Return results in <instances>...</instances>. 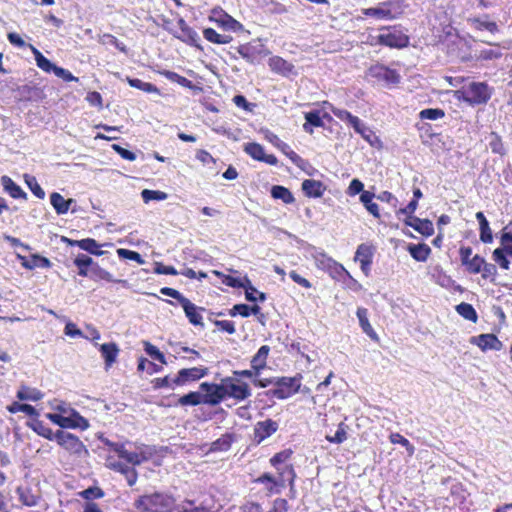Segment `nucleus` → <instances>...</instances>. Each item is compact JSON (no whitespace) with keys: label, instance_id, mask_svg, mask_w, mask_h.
Listing matches in <instances>:
<instances>
[{"label":"nucleus","instance_id":"nucleus-1","mask_svg":"<svg viewBox=\"0 0 512 512\" xmlns=\"http://www.w3.org/2000/svg\"><path fill=\"white\" fill-rule=\"evenodd\" d=\"M175 504L172 495L154 492L138 497L134 502L137 512H171Z\"/></svg>","mask_w":512,"mask_h":512},{"label":"nucleus","instance_id":"nucleus-2","mask_svg":"<svg viewBox=\"0 0 512 512\" xmlns=\"http://www.w3.org/2000/svg\"><path fill=\"white\" fill-rule=\"evenodd\" d=\"M302 378L303 376L300 373H297L293 377H275L274 387L265 391L264 395L279 400L287 399L300 392Z\"/></svg>","mask_w":512,"mask_h":512},{"label":"nucleus","instance_id":"nucleus-3","mask_svg":"<svg viewBox=\"0 0 512 512\" xmlns=\"http://www.w3.org/2000/svg\"><path fill=\"white\" fill-rule=\"evenodd\" d=\"M56 442L57 444L67 451L70 455L77 458H86L89 456V451L84 443L79 439L78 436L66 432L64 430L56 431Z\"/></svg>","mask_w":512,"mask_h":512},{"label":"nucleus","instance_id":"nucleus-4","mask_svg":"<svg viewBox=\"0 0 512 512\" xmlns=\"http://www.w3.org/2000/svg\"><path fill=\"white\" fill-rule=\"evenodd\" d=\"M382 36V46L392 49L406 48L410 43L409 36L400 25L382 26L379 28Z\"/></svg>","mask_w":512,"mask_h":512},{"label":"nucleus","instance_id":"nucleus-5","mask_svg":"<svg viewBox=\"0 0 512 512\" xmlns=\"http://www.w3.org/2000/svg\"><path fill=\"white\" fill-rule=\"evenodd\" d=\"M235 275L226 274V286L232 288H242L245 291V297L249 302H264L267 298L265 293H259V297L254 296V292H257V289L252 285L250 279L247 275H242L241 273L235 271Z\"/></svg>","mask_w":512,"mask_h":512},{"label":"nucleus","instance_id":"nucleus-6","mask_svg":"<svg viewBox=\"0 0 512 512\" xmlns=\"http://www.w3.org/2000/svg\"><path fill=\"white\" fill-rule=\"evenodd\" d=\"M68 416L57 413H48L47 418L54 424L65 429H80L82 431L89 428V422L86 418L80 415L75 409H70Z\"/></svg>","mask_w":512,"mask_h":512},{"label":"nucleus","instance_id":"nucleus-7","mask_svg":"<svg viewBox=\"0 0 512 512\" xmlns=\"http://www.w3.org/2000/svg\"><path fill=\"white\" fill-rule=\"evenodd\" d=\"M329 108H332V104L329 102H323L320 107L312 108L305 112L304 118L306 122L303 125V128H319L333 124V118L330 115Z\"/></svg>","mask_w":512,"mask_h":512},{"label":"nucleus","instance_id":"nucleus-8","mask_svg":"<svg viewBox=\"0 0 512 512\" xmlns=\"http://www.w3.org/2000/svg\"><path fill=\"white\" fill-rule=\"evenodd\" d=\"M463 94L464 99L471 104H485L491 98V89L485 82H472Z\"/></svg>","mask_w":512,"mask_h":512},{"label":"nucleus","instance_id":"nucleus-9","mask_svg":"<svg viewBox=\"0 0 512 512\" xmlns=\"http://www.w3.org/2000/svg\"><path fill=\"white\" fill-rule=\"evenodd\" d=\"M203 403L211 406L219 404L224 399V380L219 384L203 382L200 384Z\"/></svg>","mask_w":512,"mask_h":512},{"label":"nucleus","instance_id":"nucleus-10","mask_svg":"<svg viewBox=\"0 0 512 512\" xmlns=\"http://www.w3.org/2000/svg\"><path fill=\"white\" fill-rule=\"evenodd\" d=\"M239 54L250 63L259 62L269 54L268 49L260 42L247 43L238 47Z\"/></svg>","mask_w":512,"mask_h":512},{"label":"nucleus","instance_id":"nucleus-11","mask_svg":"<svg viewBox=\"0 0 512 512\" xmlns=\"http://www.w3.org/2000/svg\"><path fill=\"white\" fill-rule=\"evenodd\" d=\"M369 75L387 84H397L400 82L399 73L383 64H376L369 68Z\"/></svg>","mask_w":512,"mask_h":512},{"label":"nucleus","instance_id":"nucleus-12","mask_svg":"<svg viewBox=\"0 0 512 512\" xmlns=\"http://www.w3.org/2000/svg\"><path fill=\"white\" fill-rule=\"evenodd\" d=\"M251 395L248 384L245 382H235L232 378L226 377V400L230 397L244 400Z\"/></svg>","mask_w":512,"mask_h":512},{"label":"nucleus","instance_id":"nucleus-13","mask_svg":"<svg viewBox=\"0 0 512 512\" xmlns=\"http://www.w3.org/2000/svg\"><path fill=\"white\" fill-rule=\"evenodd\" d=\"M208 373L207 368H184L178 371L177 376L173 378L174 385H184L190 381H197Z\"/></svg>","mask_w":512,"mask_h":512},{"label":"nucleus","instance_id":"nucleus-14","mask_svg":"<svg viewBox=\"0 0 512 512\" xmlns=\"http://www.w3.org/2000/svg\"><path fill=\"white\" fill-rule=\"evenodd\" d=\"M137 448L139 449V452H130L124 447L123 450L120 451L118 457L124 459L128 464L133 466H139L151 458L152 452H146L145 450L147 446L141 445Z\"/></svg>","mask_w":512,"mask_h":512},{"label":"nucleus","instance_id":"nucleus-15","mask_svg":"<svg viewBox=\"0 0 512 512\" xmlns=\"http://www.w3.org/2000/svg\"><path fill=\"white\" fill-rule=\"evenodd\" d=\"M268 65L273 72L284 77L296 74L294 65L280 56L269 58Z\"/></svg>","mask_w":512,"mask_h":512},{"label":"nucleus","instance_id":"nucleus-16","mask_svg":"<svg viewBox=\"0 0 512 512\" xmlns=\"http://www.w3.org/2000/svg\"><path fill=\"white\" fill-rule=\"evenodd\" d=\"M404 223L423 236L429 237L434 234L433 223L428 219H420L416 216H410L404 220Z\"/></svg>","mask_w":512,"mask_h":512},{"label":"nucleus","instance_id":"nucleus-17","mask_svg":"<svg viewBox=\"0 0 512 512\" xmlns=\"http://www.w3.org/2000/svg\"><path fill=\"white\" fill-rule=\"evenodd\" d=\"M277 429L278 423L272 419H266L258 422L255 426V438L257 439V442L260 443L270 437L277 431Z\"/></svg>","mask_w":512,"mask_h":512},{"label":"nucleus","instance_id":"nucleus-18","mask_svg":"<svg viewBox=\"0 0 512 512\" xmlns=\"http://www.w3.org/2000/svg\"><path fill=\"white\" fill-rule=\"evenodd\" d=\"M475 344L482 350H501L503 344L494 334H481L475 338Z\"/></svg>","mask_w":512,"mask_h":512},{"label":"nucleus","instance_id":"nucleus-19","mask_svg":"<svg viewBox=\"0 0 512 512\" xmlns=\"http://www.w3.org/2000/svg\"><path fill=\"white\" fill-rule=\"evenodd\" d=\"M3 190L14 199H27V193L9 176L3 175L0 179Z\"/></svg>","mask_w":512,"mask_h":512},{"label":"nucleus","instance_id":"nucleus-20","mask_svg":"<svg viewBox=\"0 0 512 512\" xmlns=\"http://www.w3.org/2000/svg\"><path fill=\"white\" fill-rule=\"evenodd\" d=\"M326 190V186L318 180L306 179L302 182V191L309 198H319Z\"/></svg>","mask_w":512,"mask_h":512},{"label":"nucleus","instance_id":"nucleus-21","mask_svg":"<svg viewBox=\"0 0 512 512\" xmlns=\"http://www.w3.org/2000/svg\"><path fill=\"white\" fill-rule=\"evenodd\" d=\"M381 4L385 8L390 20L399 18L408 7V4L404 0H387L381 2Z\"/></svg>","mask_w":512,"mask_h":512},{"label":"nucleus","instance_id":"nucleus-22","mask_svg":"<svg viewBox=\"0 0 512 512\" xmlns=\"http://www.w3.org/2000/svg\"><path fill=\"white\" fill-rule=\"evenodd\" d=\"M22 262V266L28 270H33L35 268H50L52 266L51 261L39 254H32L29 259L26 257L20 256Z\"/></svg>","mask_w":512,"mask_h":512},{"label":"nucleus","instance_id":"nucleus-23","mask_svg":"<svg viewBox=\"0 0 512 512\" xmlns=\"http://www.w3.org/2000/svg\"><path fill=\"white\" fill-rule=\"evenodd\" d=\"M430 131L424 130V133L420 134L423 144L431 147L434 152L444 149L445 143L442 141L441 133H431Z\"/></svg>","mask_w":512,"mask_h":512},{"label":"nucleus","instance_id":"nucleus-24","mask_svg":"<svg viewBox=\"0 0 512 512\" xmlns=\"http://www.w3.org/2000/svg\"><path fill=\"white\" fill-rule=\"evenodd\" d=\"M99 351L104 358L106 368L111 367L115 363L119 353V348L116 343L109 342L101 344Z\"/></svg>","mask_w":512,"mask_h":512},{"label":"nucleus","instance_id":"nucleus-25","mask_svg":"<svg viewBox=\"0 0 512 512\" xmlns=\"http://www.w3.org/2000/svg\"><path fill=\"white\" fill-rule=\"evenodd\" d=\"M74 202L75 200L72 198L64 199V197L58 192H53L50 195V203L58 215L66 214L70 209L71 204Z\"/></svg>","mask_w":512,"mask_h":512},{"label":"nucleus","instance_id":"nucleus-26","mask_svg":"<svg viewBox=\"0 0 512 512\" xmlns=\"http://www.w3.org/2000/svg\"><path fill=\"white\" fill-rule=\"evenodd\" d=\"M356 315L363 332L367 334L372 340L378 341L379 337L368 319V310L366 308L360 307L357 309Z\"/></svg>","mask_w":512,"mask_h":512},{"label":"nucleus","instance_id":"nucleus-27","mask_svg":"<svg viewBox=\"0 0 512 512\" xmlns=\"http://www.w3.org/2000/svg\"><path fill=\"white\" fill-rule=\"evenodd\" d=\"M18 93L21 99L28 101H37L43 96V90L36 85L31 84L19 86Z\"/></svg>","mask_w":512,"mask_h":512},{"label":"nucleus","instance_id":"nucleus-28","mask_svg":"<svg viewBox=\"0 0 512 512\" xmlns=\"http://www.w3.org/2000/svg\"><path fill=\"white\" fill-rule=\"evenodd\" d=\"M73 263L78 268V275L88 277L90 269H92L95 262L90 256L79 253L74 258Z\"/></svg>","mask_w":512,"mask_h":512},{"label":"nucleus","instance_id":"nucleus-29","mask_svg":"<svg viewBox=\"0 0 512 512\" xmlns=\"http://www.w3.org/2000/svg\"><path fill=\"white\" fill-rule=\"evenodd\" d=\"M180 305L182 306L185 315L191 324L195 326L203 325L202 316L198 312V307L195 304H193L188 298H186Z\"/></svg>","mask_w":512,"mask_h":512},{"label":"nucleus","instance_id":"nucleus-30","mask_svg":"<svg viewBox=\"0 0 512 512\" xmlns=\"http://www.w3.org/2000/svg\"><path fill=\"white\" fill-rule=\"evenodd\" d=\"M330 114L333 113L338 119L344 122L346 125L351 126L352 128H360L361 120L352 115L350 112L344 109L335 108L332 105V108H329Z\"/></svg>","mask_w":512,"mask_h":512},{"label":"nucleus","instance_id":"nucleus-31","mask_svg":"<svg viewBox=\"0 0 512 512\" xmlns=\"http://www.w3.org/2000/svg\"><path fill=\"white\" fill-rule=\"evenodd\" d=\"M407 251L409 252V254L411 255V257L413 259H415L416 261H419V262H425L430 253H431V249L430 247L427 245V244H409L407 246Z\"/></svg>","mask_w":512,"mask_h":512},{"label":"nucleus","instance_id":"nucleus-32","mask_svg":"<svg viewBox=\"0 0 512 512\" xmlns=\"http://www.w3.org/2000/svg\"><path fill=\"white\" fill-rule=\"evenodd\" d=\"M88 277L94 281L105 280L107 282H117L126 284V280H116L111 273L101 268L98 263H94Z\"/></svg>","mask_w":512,"mask_h":512},{"label":"nucleus","instance_id":"nucleus-33","mask_svg":"<svg viewBox=\"0 0 512 512\" xmlns=\"http://www.w3.org/2000/svg\"><path fill=\"white\" fill-rule=\"evenodd\" d=\"M112 244L106 243L104 245H100L95 239L93 238H85L81 239L80 242L77 243V247L80 249L88 252L91 255L101 256L105 252L102 251L100 248L102 246H111Z\"/></svg>","mask_w":512,"mask_h":512},{"label":"nucleus","instance_id":"nucleus-34","mask_svg":"<svg viewBox=\"0 0 512 512\" xmlns=\"http://www.w3.org/2000/svg\"><path fill=\"white\" fill-rule=\"evenodd\" d=\"M476 219L479 223L480 240L486 244L491 243L493 241V235L484 213L481 211L477 212Z\"/></svg>","mask_w":512,"mask_h":512},{"label":"nucleus","instance_id":"nucleus-35","mask_svg":"<svg viewBox=\"0 0 512 512\" xmlns=\"http://www.w3.org/2000/svg\"><path fill=\"white\" fill-rule=\"evenodd\" d=\"M375 194L371 191H364L360 195V202L363 204L365 209L373 215L375 218L380 217L379 206L377 203L373 202L375 198Z\"/></svg>","mask_w":512,"mask_h":512},{"label":"nucleus","instance_id":"nucleus-36","mask_svg":"<svg viewBox=\"0 0 512 512\" xmlns=\"http://www.w3.org/2000/svg\"><path fill=\"white\" fill-rule=\"evenodd\" d=\"M280 147L278 148L283 154H285L293 164H295L298 168L301 170H306V167L309 166V163L307 160L300 157L297 153H295L291 147L283 142L282 144H279Z\"/></svg>","mask_w":512,"mask_h":512},{"label":"nucleus","instance_id":"nucleus-37","mask_svg":"<svg viewBox=\"0 0 512 512\" xmlns=\"http://www.w3.org/2000/svg\"><path fill=\"white\" fill-rule=\"evenodd\" d=\"M270 348L267 345L261 346L257 353L251 359V367L255 372H259L266 366V360L269 354Z\"/></svg>","mask_w":512,"mask_h":512},{"label":"nucleus","instance_id":"nucleus-38","mask_svg":"<svg viewBox=\"0 0 512 512\" xmlns=\"http://www.w3.org/2000/svg\"><path fill=\"white\" fill-rule=\"evenodd\" d=\"M270 193L274 199L281 200L285 204H292L295 201V198L291 191L288 188L281 185L272 186Z\"/></svg>","mask_w":512,"mask_h":512},{"label":"nucleus","instance_id":"nucleus-39","mask_svg":"<svg viewBox=\"0 0 512 512\" xmlns=\"http://www.w3.org/2000/svg\"><path fill=\"white\" fill-rule=\"evenodd\" d=\"M455 310L466 320L472 321L474 323L478 320V315L475 308L469 303L462 302L455 307Z\"/></svg>","mask_w":512,"mask_h":512},{"label":"nucleus","instance_id":"nucleus-40","mask_svg":"<svg viewBox=\"0 0 512 512\" xmlns=\"http://www.w3.org/2000/svg\"><path fill=\"white\" fill-rule=\"evenodd\" d=\"M43 393L36 389L30 387H21L17 392V398L21 401L29 400V401H38L42 399Z\"/></svg>","mask_w":512,"mask_h":512},{"label":"nucleus","instance_id":"nucleus-41","mask_svg":"<svg viewBox=\"0 0 512 512\" xmlns=\"http://www.w3.org/2000/svg\"><path fill=\"white\" fill-rule=\"evenodd\" d=\"M373 247L367 244H360L356 250L354 260L358 262H372L373 258Z\"/></svg>","mask_w":512,"mask_h":512},{"label":"nucleus","instance_id":"nucleus-42","mask_svg":"<svg viewBox=\"0 0 512 512\" xmlns=\"http://www.w3.org/2000/svg\"><path fill=\"white\" fill-rule=\"evenodd\" d=\"M181 406H196L203 403V396L200 391H191L178 400Z\"/></svg>","mask_w":512,"mask_h":512},{"label":"nucleus","instance_id":"nucleus-43","mask_svg":"<svg viewBox=\"0 0 512 512\" xmlns=\"http://www.w3.org/2000/svg\"><path fill=\"white\" fill-rule=\"evenodd\" d=\"M32 430L39 436H42L50 441H56V432H53L43 421L37 420L31 426Z\"/></svg>","mask_w":512,"mask_h":512},{"label":"nucleus","instance_id":"nucleus-44","mask_svg":"<svg viewBox=\"0 0 512 512\" xmlns=\"http://www.w3.org/2000/svg\"><path fill=\"white\" fill-rule=\"evenodd\" d=\"M8 411L13 414L17 412H23L30 417H36L39 415L37 409L34 406L19 402H13L11 405H9Z\"/></svg>","mask_w":512,"mask_h":512},{"label":"nucleus","instance_id":"nucleus-45","mask_svg":"<svg viewBox=\"0 0 512 512\" xmlns=\"http://www.w3.org/2000/svg\"><path fill=\"white\" fill-rule=\"evenodd\" d=\"M244 151L254 160L261 161L265 156L264 147L255 142H249L244 144Z\"/></svg>","mask_w":512,"mask_h":512},{"label":"nucleus","instance_id":"nucleus-46","mask_svg":"<svg viewBox=\"0 0 512 512\" xmlns=\"http://www.w3.org/2000/svg\"><path fill=\"white\" fill-rule=\"evenodd\" d=\"M510 247L505 248H496L492 253L493 260L504 270H508L510 267V262L507 258L508 250Z\"/></svg>","mask_w":512,"mask_h":512},{"label":"nucleus","instance_id":"nucleus-47","mask_svg":"<svg viewBox=\"0 0 512 512\" xmlns=\"http://www.w3.org/2000/svg\"><path fill=\"white\" fill-rule=\"evenodd\" d=\"M362 14L367 17H373L377 20H390L381 2L375 7L362 9Z\"/></svg>","mask_w":512,"mask_h":512},{"label":"nucleus","instance_id":"nucleus-48","mask_svg":"<svg viewBox=\"0 0 512 512\" xmlns=\"http://www.w3.org/2000/svg\"><path fill=\"white\" fill-rule=\"evenodd\" d=\"M105 465L107 468H109L115 472H118L124 476H126L127 474H129V472H131L135 469L134 467H131L121 461L113 460L112 457H107Z\"/></svg>","mask_w":512,"mask_h":512},{"label":"nucleus","instance_id":"nucleus-49","mask_svg":"<svg viewBox=\"0 0 512 512\" xmlns=\"http://www.w3.org/2000/svg\"><path fill=\"white\" fill-rule=\"evenodd\" d=\"M127 82L133 88L142 90L147 93H159V89L152 83L144 82L138 78H127Z\"/></svg>","mask_w":512,"mask_h":512},{"label":"nucleus","instance_id":"nucleus-50","mask_svg":"<svg viewBox=\"0 0 512 512\" xmlns=\"http://www.w3.org/2000/svg\"><path fill=\"white\" fill-rule=\"evenodd\" d=\"M141 197L145 203H149L150 201L166 200L168 198V194L160 190L143 189L141 191Z\"/></svg>","mask_w":512,"mask_h":512},{"label":"nucleus","instance_id":"nucleus-51","mask_svg":"<svg viewBox=\"0 0 512 512\" xmlns=\"http://www.w3.org/2000/svg\"><path fill=\"white\" fill-rule=\"evenodd\" d=\"M176 37L189 45L199 46L198 42L200 41V36L190 27L183 30L181 34L176 35Z\"/></svg>","mask_w":512,"mask_h":512},{"label":"nucleus","instance_id":"nucleus-52","mask_svg":"<svg viewBox=\"0 0 512 512\" xmlns=\"http://www.w3.org/2000/svg\"><path fill=\"white\" fill-rule=\"evenodd\" d=\"M359 133L372 147L381 149L383 147L380 137L375 133V130H355Z\"/></svg>","mask_w":512,"mask_h":512},{"label":"nucleus","instance_id":"nucleus-53","mask_svg":"<svg viewBox=\"0 0 512 512\" xmlns=\"http://www.w3.org/2000/svg\"><path fill=\"white\" fill-rule=\"evenodd\" d=\"M144 351L153 360L159 361L161 364H166V358L163 352L150 342H144Z\"/></svg>","mask_w":512,"mask_h":512},{"label":"nucleus","instance_id":"nucleus-54","mask_svg":"<svg viewBox=\"0 0 512 512\" xmlns=\"http://www.w3.org/2000/svg\"><path fill=\"white\" fill-rule=\"evenodd\" d=\"M389 440L393 444H399L407 450L408 454L412 456L415 452V447L409 442L408 439H406L404 436H402L400 433H391L389 436Z\"/></svg>","mask_w":512,"mask_h":512},{"label":"nucleus","instance_id":"nucleus-55","mask_svg":"<svg viewBox=\"0 0 512 512\" xmlns=\"http://www.w3.org/2000/svg\"><path fill=\"white\" fill-rule=\"evenodd\" d=\"M80 497L87 500V502H92L93 499H100L104 497V491L98 486H90L79 493Z\"/></svg>","mask_w":512,"mask_h":512},{"label":"nucleus","instance_id":"nucleus-56","mask_svg":"<svg viewBox=\"0 0 512 512\" xmlns=\"http://www.w3.org/2000/svg\"><path fill=\"white\" fill-rule=\"evenodd\" d=\"M138 371L146 370L150 375L158 373L162 370V366L157 365L144 357H140L137 365Z\"/></svg>","mask_w":512,"mask_h":512},{"label":"nucleus","instance_id":"nucleus-57","mask_svg":"<svg viewBox=\"0 0 512 512\" xmlns=\"http://www.w3.org/2000/svg\"><path fill=\"white\" fill-rule=\"evenodd\" d=\"M347 426L341 422L333 436H326L327 441L333 444H341L347 439Z\"/></svg>","mask_w":512,"mask_h":512},{"label":"nucleus","instance_id":"nucleus-58","mask_svg":"<svg viewBox=\"0 0 512 512\" xmlns=\"http://www.w3.org/2000/svg\"><path fill=\"white\" fill-rule=\"evenodd\" d=\"M485 259L483 257H481L480 255H475L474 257H472V259L466 264L464 265L466 267V270L469 272V273H472V274H477V273H480L484 264H485Z\"/></svg>","mask_w":512,"mask_h":512},{"label":"nucleus","instance_id":"nucleus-59","mask_svg":"<svg viewBox=\"0 0 512 512\" xmlns=\"http://www.w3.org/2000/svg\"><path fill=\"white\" fill-rule=\"evenodd\" d=\"M25 182L30 188L31 192L39 199H44L45 191L36 181V178L33 176L25 175Z\"/></svg>","mask_w":512,"mask_h":512},{"label":"nucleus","instance_id":"nucleus-60","mask_svg":"<svg viewBox=\"0 0 512 512\" xmlns=\"http://www.w3.org/2000/svg\"><path fill=\"white\" fill-rule=\"evenodd\" d=\"M444 111L440 108H426L420 111L419 118L424 120H436L444 117Z\"/></svg>","mask_w":512,"mask_h":512},{"label":"nucleus","instance_id":"nucleus-61","mask_svg":"<svg viewBox=\"0 0 512 512\" xmlns=\"http://www.w3.org/2000/svg\"><path fill=\"white\" fill-rule=\"evenodd\" d=\"M475 28L478 30H487L492 34H495L499 31L498 25L494 21L482 20V19H474Z\"/></svg>","mask_w":512,"mask_h":512},{"label":"nucleus","instance_id":"nucleus-62","mask_svg":"<svg viewBox=\"0 0 512 512\" xmlns=\"http://www.w3.org/2000/svg\"><path fill=\"white\" fill-rule=\"evenodd\" d=\"M117 254L121 259L132 260L139 264L144 263L142 256L136 251L120 248L117 250Z\"/></svg>","mask_w":512,"mask_h":512},{"label":"nucleus","instance_id":"nucleus-63","mask_svg":"<svg viewBox=\"0 0 512 512\" xmlns=\"http://www.w3.org/2000/svg\"><path fill=\"white\" fill-rule=\"evenodd\" d=\"M226 31H232L238 34L248 33V31L244 29V26L228 13H226Z\"/></svg>","mask_w":512,"mask_h":512},{"label":"nucleus","instance_id":"nucleus-64","mask_svg":"<svg viewBox=\"0 0 512 512\" xmlns=\"http://www.w3.org/2000/svg\"><path fill=\"white\" fill-rule=\"evenodd\" d=\"M37 59L35 60L36 61V64L37 66L42 69L43 71L47 72V73H50V72H53L55 71V68L57 67V65H55L54 63H52L48 58H46L41 52H37Z\"/></svg>","mask_w":512,"mask_h":512}]
</instances>
